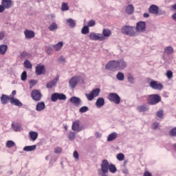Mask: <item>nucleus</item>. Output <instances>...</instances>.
Wrapping results in <instances>:
<instances>
[{
    "label": "nucleus",
    "instance_id": "1",
    "mask_svg": "<svg viewBox=\"0 0 176 176\" xmlns=\"http://www.w3.org/2000/svg\"><path fill=\"white\" fill-rule=\"evenodd\" d=\"M111 172L115 174L117 172V168L116 165L113 164H109L107 160H103L101 163V169H98V173L99 176H107V173Z\"/></svg>",
    "mask_w": 176,
    "mask_h": 176
},
{
    "label": "nucleus",
    "instance_id": "2",
    "mask_svg": "<svg viewBox=\"0 0 176 176\" xmlns=\"http://www.w3.org/2000/svg\"><path fill=\"white\" fill-rule=\"evenodd\" d=\"M142 98H146L147 104L152 106L156 105L162 101V97L157 94L144 96Z\"/></svg>",
    "mask_w": 176,
    "mask_h": 176
},
{
    "label": "nucleus",
    "instance_id": "3",
    "mask_svg": "<svg viewBox=\"0 0 176 176\" xmlns=\"http://www.w3.org/2000/svg\"><path fill=\"white\" fill-rule=\"evenodd\" d=\"M121 31L123 34L131 37L137 36L138 35V31L135 26L124 25L122 27Z\"/></svg>",
    "mask_w": 176,
    "mask_h": 176
},
{
    "label": "nucleus",
    "instance_id": "4",
    "mask_svg": "<svg viewBox=\"0 0 176 176\" xmlns=\"http://www.w3.org/2000/svg\"><path fill=\"white\" fill-rule=\"evenodd\" d=\"M13 6L14 3L12 0H1V4L0 5V13L4 12L6 9H10Z\"/></svg>",
    "mask_w": 176,
    "mask_h": 176
},
{
    "label": "nucleus",
    "instance_id": "5",
    "mask_svg": "<svg viewBox=\"0 0 176 176\" xmlns=\"http://www.w3.org/2000/svg\"><path fill=\"white\" fill-rule=\"evenodd\" d=\"M108 100L116 104H120L121 102V98L117 93H109Z\"/></svg>",
    "mask_w": 176,
    "mask_h": 176
},
{
    "label": "nucleus",
    "instance_id": "6",
    "mask_svg": "<svg viewBox=\"0 0 176 176\" xmlns=\"http://www.w3.org/2000/svg\"><path fill=\"white\" fill-rule=\"evenodd\" d=\"M100 91L101 90L100 88H96L91 90L89 94H86L85 96L88 100L92 101L95 98L98 97L100 95Z\"/></svg>",
    "mask_w": 176,
    "mask_h": 176
},
{
    "label": "nucleus",
    "instance_id": "7",
    "mask_svg": "<svg viewBox=\"0 0 176 176\" xmlns=\"http://www.w3.org/2000/svg\"><path fill=\"white\" fill-rule=\"evenodd\" d=\"M67 100V96L63 93H54L51 96V100L53 102H57L58 100Z\"/></svg>",
    "mask_w": 176,
    "mask_h": 176
},
{
    "label": "nucleus",
    "instance_id": "8",
    "mask_svg": "<svg viewBox=\"0 0 176 176\" xmlns=\"http://www.w3.org/2000/svg\"><path fill=\"white\" fill-rule=\"evenodd\" d=\"M105 69L110 71L118 70V60H111L109 61L105 65Z\"/></svg>",
    "mask_w": 176,
    "mask_h": 176
},
{
    "label": "nucleus",
    "instance_id": "9",
    "mask_svg": "<svg viewBox=\"0 0 176 176\" xmlns=\"http://www.w3.org/2000/svg\"><path fill=\"white\" fill-rule=\"evenodd\" d=\"M31 97L33 100L38 102L41 100L43 96L41 92L38 89H33L31 92Z\"/></svg>",
    "mask_w": 176,
    "mask_h": 176
},
{
    "label": "nucleus",
    "instance_id": "10",
    "mask_svg": "<svg viewBox=\"0 0 176 176\" xmlns=\"http://www.w3.org/2000/svg\"><path fill=\"white\" fill-rule=\"evenodd\" d=\"M137 32H144L146 30V21H138L136 23L135 27Z\"/></svg>",
    "mask_w": 176,
    "mask_h": 176
},
{
    "label": "nucleus",
    "instance_id": "11",
    "mask_svg": "<svg viewBox=\"0 0 176 176\" xmlns=\"http://www.w3.org/2000/svg\"><path fill=\"white\" fill-rule=\"evenodd\" d=\"M72 130L77 133L83 130V127L80 126V121L79 120H75L72 122Z\"/></svg>",
    "mask_w": 176,
    "mask_h": 176
},
{
    "label": "nucleus",
    "instance_id": "12",
    "mask_svg": "<svg viewBox=\"0 0 176 176\" xmlns=\"http://www.w3.org/2000/svg\"><path fill=\"white\" fill-rule=\"evenodd\" d=\"M46 72V69L44 65L39 63L35 67V73L36 76H41L45 74Z\"/></svg>",
    "mask_w": 176,
    "mask_h": 176
},
{
    "label": "nucleus",
    "instance_id": "13",
    "mask_svg": "<svg viewBox=\"0 0 176 176\" xmlns=\"http://www.w3.org/2000/svg\"><path fill=\"white\" fill-rule=\"evenodd\" d=\"M150 82V87L155 90H162L163 89V85L162 83H157V81L153 80V79H149Z\"/></svg>",
    "mask_w": 176,
    "mask_h": 176
},
{
    "label": "nucleus",
    "instance_id": "14",
    "mask_svg": "<svg viewBox=\"0 0 176 176\" xmlns=\"http://www.w3.org/2000/svg\"><path fill=\"white\" fill-rule=\"evenodd\" d=\"M89 39L91 41H103L105 40V37L102 35H97L96 33L91 32L89 34Z\"/></svg>",
    "mask_w": 176,
    "mask_h": 176
},
{
    "label": "nucleus",
    "instance_id": "15",
    "mask_svg": "<svg viewBox=\"0 0 176 176\" xmlns=\"http://www.w3.org/2000/svg\"><path fill=\"white\" fill-rule=\"evenodd\" d=\"M118 70H124L127 67V63L124 59L117 60Z\"/></svg>",
    "mask_w": 176,
    "mask_h": 176
},
{
    "label": "nucleus",
    "instance_id": "16",
    "mask_svg": "<svg viewBox=\"0 0 176 176\" xmlns=\"http://www.w3.org/2000/svg\"><path fill=\"white\" fill-rule=\"evenodd\" d=\"M78 82V76H75L69 80V87L72 89H74L77 86Z\"/></svg>",
    "mask_w": 176,
    "mask_h": 176
},
{
    "label": "nucleus",
    "instance_id": "17",
    "mask_svg": "<svg viewBox=\"0 0 176 176\" xmlns=\"http://www.w3.org/2000/svg\"><path fill=\"white\" fill-rule=\"evenodd\" d=\"M69 100H70V102L74 104L76 107H79L80 105H81L82 100L78 97L73 96L70 98Z\"/></svg>",
    "mask_w": 176,
    "mask_h": 176
},
{
    "label": "nucleus",
    "instance_id": "18",
    "mask_svg": "<svg viewBox=\"0 0 176 176\" xmlns=\"http://www.w3.org/2000/svg\"><path fill=\"white\" fill-rule=\"evenodd\" d=\"M24 35L27 39H32L35 37V32L32 30H25L24 31Z\"/></svg>",
    "mask_w": 176,
    "mask_h": 176
},
{
    "label": "nucleus",
    "instance_id": "19",
    "mask_svg": "<svg viewBox=\"0 0 176 176\" xmlns=\"http://www.w3.org/2000/svg\"><path fill=\"white\" fill-rule=\"evenodd\" d=\"M10 99H11V96H9L8 95H6V94H2L0 98L1 103L2 104H7L10 101Z\"/></svg>",
    "mask_w": 176,
    "mask_h": 176
},
{
    "label": "nucleus",
    "instance_id": "20",
    "mask_svg": "<svg viewBox=\"0 0 176 176\" xmlns=\"http://www.w3.org/2000/svg\"><path fill=\"white\" fill-rule=\"evenodd\" d=\"M10 104L17 107H22L23 103L19 100L15 98L14 96H10Z\"/></svg>",
    "mask_w": 176,
    "mask_h": 176
},
{
    "label": "nucleus",
    "instance_id": "21",
    "mask_svg": "<svg viewBox=\"0 0 176 176\" xmlns=\"http://www.w3.org/2000/svg\"><path fill=\"white\" fill-rule=\"evenodd\" d=\"M151 14L157 15L159 14V7L156 5H151L148 9Z\"/></svg>",
    "mask_w": 176,
    "mask_h": 176
},
{
    "label": "nucleus",
    "instance_id": "22",
    "mask_svg": "<svg viewBox=\"0 0 176 176\" xmlns=\"http://www.w3.org/2000/svg\"><path fill=\"white\" fill-rule=\"evenodd\" d=\"M105 104V100L102 97H100L97 99L96 102V105L98 108L102 107Z\"/></svg>",
    "mask_w": 176,
    "mask_h": 176
},
{
    "label": "nucleus",
    "instance_id": "23",
    "mask_svg": "<svg viewBox=\"0 0 176 176\" xmlns=\"http://www.w3.org/2000/svg\"><path fill=\"white\" fill-rule=\"evenodd\" d=\"M45 109V103L44 102H38L36 105L37 111H42Z\"/></svg>",
    "mask_w": 176,
    "mask_h": 176
},
{
    "label": "nucleus",
    "instance_id": "24",
    "mask_svg": "<svg viewBox=\"0 0 176 176\" xmlns=\"http://www.w3.org/2000/svg\"><path fill=\"white\" fill-rule=\"evenodd\" d=\"M58 80V77L56 78L53 80L50 81L49 82L47 83L46 87L47 89L53 88L57 84Z\"/></svg>",
    "mask_w": 176,
    "mask_h": 176
},
{
    "label": "nucleus",
    "instance_id": "25",
    "mask_svg": "<svg viewBox=\"0 0 176 176\" xmlns=\"http://www.w3.org/2000/svg\"><path fill=\"white\" fill-rule=\"evenodd\" d=\"M118 134L116 132H113L110 133L107 137V142L114 141L118 138Z\"/></svg>",
    "mask_w": 176,
    "mask_h": 176
},
{
    "label": "nucleus",
    "instance_id": "26",
    "mask_svg": "<svg viewBox=\"0 0 176 176\" xmlns=\"http://www.w3.org/2000/svg\"><path fill=\"white\" fill-rule=\"evenodd\" d=\"M29 135L30 137L31 140L34 142L37 140L38 137V133L36 131H32L29 132Z\"/></svg>",
    "mask_w": 176,
    "mask_h": 176
},
{
    "label": "nucleus",
    "instance_id": "27",
    "mask_svg": "<svg viewBox=\"0 0 176 176\" xmlns=\"http://www.w3.org/2000/svg\"><path fill=\"white\" fill-rule=\"evenodd\" d=\"M36 144H34V145H31V146H25V147H23V151H34L36 149Z\"/></svg>",
    "mask_w": 176,
    "mask_h": 176
},
{
    "label": "nucleus",
    "instance_id": "28",
    "mask_svg": "<svg viewBox=\"0 0 176 176\" xmlns=\"http://www.w3.org/2000/svg\"><path fill=\"white\" fill-rule=\"evenodd\" d=\"M112 34V32L111 30H110L109 29H103L102 30V35L104 38H109L111 36Z\"/></svg>",
    "mask_w": 176,
    "mask_h": 176
},
{
    "label": "nucleus",
    "instance_id": "29",
    "mask_svg": "<svg viewBox=\"0 0 176 176\" xmlns=\"http://www.w3.org/2000/svg\"><path fill=\"white\" fill-rule=\"evenodd\" d=\"M67 24L69 25V26L72 28H74L76 26V22L75 20H74L72 18L67 19L66 20Z\"/></svg>",
    "mask_w": 176,
    "mask_h": 176
},
{
    "label": "nucleus",
    "instance_id": "30",
    "mask_svg": "<svg viewBox=\"0 0 176 176\" xmlns=\"http://www.w3.org/2000/svg\"><path fill=\"white\" fill-rule=\"evenodd\" d=\"M63 47V42H62V41H59L58 43L53 45L54 50L56 52L60 51L62 50Z\"/></svg>",
    "mask_w": 176,
    "mask_h": 176
},
{
    "label": "nucleus",
    "instance_id": "31",
    "mask_svg": "<svg viewBox=\"0 0 176 176\" xmlns=\"http://www.w3.org/2000/svg\"><path fill=\"white\" fill-rule=\"evenodd\" d=\"M135 11V8L133 5H128L126 8V12L128 14H132Z\"/></svg>",
    "mask_w": 176,
    "mask_h": 176
},
{
    "label": "nucleus",
    "instance_id": "32",
    "mask_svg": "<svg viewBox=\"0 0 176 176\" xmlns=\"http://www.w3.org/2000/svg\"><path fill=\"white\" fill-rule=\"evenodd\" d=\"M8 49V47L7 45H0V54H1V55L6 54Z\"/></svg>",
    "mask_w": 176,
    "mask_h": 176
},
{
    "label": "nucleus",
    "instance_id": "33",
    "mask_svg": "<svg viewBox=\"0 0 176 176\" xmlns=\"http://www.w3.org/2000/svg\"><path fill=\"white\" fill-rule=\"evenodd\" d=\"M24 67L28 69H32V64L28 59H26L23 63Z\"/></svg>",
    "mask_w": 176,
    "mask_h": 176
},
{
    "label": "nucleus",
    "instance_id": "34",
    "mask_svg": "<svg viewBox=\"0 0 176 176\" xmlns=\"http://www.w3.org/2000/svg\"><path fill=\"white\" fill-rule=\"evenodd\" d=\"M137 110L139 111V112H145L146 111H148L149 109L147 107L146 105H144V104H142V105H140L137 107Z\"/></svg>",
    "mask_w": 176,
    "mask_h": 176
},
{
    "label": "nucleus",
    "instance_id": "35",
    "mask_svg": "<svg viewBox=\"0 0 176 176\" xmlns=\"http://www.w3.org/2000/svg\"><path fill=\"white\" fill-rule=\"evenodd\" d=\"M76 137V133L74 131H69L67 134V138L69 140H74Z\"/></svg>",
    "mask_w": 176,
    "mask_h": 176
},
{
    "label": "nucleus",
    "instance_id": "36",
    "mask_svg": "<svg viewBox=\"0 0 176 176\" xmlns=\"http://www.w3.org/2000/svg\"><path fill=\"white\" fill-rule=\"evenodd\" d=\"M164 52L166 54H172L174 52V48L171 46H168L164 48Z\"/></svg>",
    "mask_w": 176,
    "mask_h": 176
},
{
    "label": "nucleus",
    "instance_id": "37",
    "mask_svg": "<svg viewBox=\"0 0 176 176\" xmlns=\"http://www.w3.org/2000/svg\"><path fill=\"white\" fill-rule=\"evenodd\" d=\"M48 29L50 31L54 32L58 29V25L56 23L54 22L49 26Z\"/></svg>",
    "mask_w": 176,
    "mask_h": 176
},
{
    "label": "nucleus",
    "instance_id": "38",
    "mask_svg": "<svg viewBox=\"0 0 176 176\" xmlns=\"http://www.w3.org/2000/svg\"><path fill=\"white\" fill-rule=\"evenodd\" d=\"M116 78L118 80L123 81L124 80L125 78L124 74L122 72H118L116 75Z\"/></svg>",
    "mask_w": 176,
    "mask_h": 176
},
{
    "label": "nucleus",
    "instance_id": "39",
    "mask_svg": "<svg viewBox=\"0 0 176 176\" xmlns=\"http://www.w3.org/2000/svg\"><path fill=\"white\" fill-rule=\"evenodd\" d=\"M15 146H16V143L12 140H8L6 142V147L7 148H11Z\"/></svg>",
    "mask_w": 176,
    "mask_h": 176
},
{
    "label": "nucleus",
    "instance_id": "40",
    "mask_svg": "<svg viewBox=\"0 0 176 176\" xmlns=\"http://www.w3.org/2000/svg\"><path fill=\"white\" fill-rule=\"evenodd\" d=\"M81 33L82 34H87L89 33V28L87 25L84 26L81 30Z\"/></svg>",
    "mask_w": 176,
    "mask_h": 176
},
{
    "label": "nucleus",
    "instance_id": "41",
    "mask_svg": "<svg viewBox=\"0 0 176 176\" xmlns=\"http://www.w3.org/2000/svg\"><path fill=\"white\" fill-rule=\"evenodd\" d=\"M62 11H68L69 10V7L68 6V3L63 2L61 5Z\"/></svg>",
    "mask_w": 176,
    "mask_h": 176
},
{
    "label": "nucleus",
    "instance_id": "42",
    "mask_svg": "<svg viewBox=\"0 0 176 176\" xmlns=\"http://www.w3.org/2000/svg\"><path fill=\"white\" fill-rule=\"evenodd\" d=\"M88 111H89V107L87 106H82L79 109V112L81 113H86Z\"/></svg>",
    "mask_w": 176,
    "mask_h": 176
},
{
    "label": "nucleus",
    "instance_id": "43",
    "mask_svg": "<svg viewBox=\"0 0 176 176\" xmlns=\"http://www.w3.org/2000/svg\"><path fill=\"white\" fill-rule=\"evenodd\" d=\"M28 78V74L26 71H23L21 76V79L22 81H25Z\"/></svg>",
    "mask_w": 176,
    "mask_h": 176
},
{
    "label": "nucleus",
    "instance_id": "44",
    "mask_svg": "<svg viewBox=\"0 0 176 176\" xmlns=\"http://www.w3.org/2000/svg\"><path fill=\"white\" fill-rule=\"evenodd\" d=\"M116 157L119 161H123L125 159V155L124 153H120L117 154Z\"/></svg>",
    "mask_w": 176,
    "mask_h": 176
},
{
    "label": "nucleus",
    "instance_id": "45",
    "mask_svg": "<svg viewBox=\"0 0 176 176\" xmlns=\"http://www.w3.org/2000/svg\"><path fill=\"white\" fill-rule=\"evenodd\" d=\"M169 135L171 137H176V126L172 128L170 131H169Z\"/></svg>",
    "mask_w": 176,
    "mask_h": 176
},
{
    "label": "nucleus",
    "instance_id": "46",
    "mask_svg": "<svg viewBox=\"0 0 176 176\" xmlns=\"http://www.w3.org/2000/svg\"><path fill=\"white\" fill-rule=\"evenodd\" d=\"M21 56L23 57V58H29L31 57V54H29V53L27 52H22L21 54Z\"/></svg>",
    "mask_w": 176,
    "mask_h": 176
},
{
    "label": "nucleus",
    "instance_id": "47",
    "mask_svg": "<svg viewBox=\"0 0 176 176\" xmlns=\"http://www.w3.org/2000/svg\"><path fill=\"white\" fill-rule=\"evenodd\" d=\"M63 151L62 147L57 146L54 148V153L59 154L61 153Z\"/></svg>",
    "mask_w": 176,
    "mask_h": 176
},
{
    "label": "nucleus",
    "instance_id": "48",
    "mask_svg": "<svg viewBox=\"0 0 176 176\" xmlns=\"http://www.w3.org/2000/svg\"><path fill=\"white\" fill-rule=\"evenodd\" d=\"M96 22L95 20H90L88 22V27H89V28L94 27L96 25Z\"/></svg>",
    "mask_w": 176,
    "mask_h": 176
},
{
    "label": "nucleus",
    "instance_id": "49",
    "mask_svg": "<svg viewBox=\"0 0 176 176\" xmlns=\"http://www.w3.org/2000/svg\"><path fill=\"white\" fill-rule=\"evenodd\" d=\"M134 77L131 75V74H129L128 76V81L130 82V83H132L133 84L134 83Z\"/></svg>",
    "mask_w": 176,
    "mask_h": 176
},
{
    "label": "nucleus",
    "instance_id": "50",
    "mask_svg": "<svg viewBox=\"0 0 176 176\" xmlns=\"http://www.w3.org/2000/svg\"><path fill=\"white\" fill-rule=\"evenodd\" d=\"M166 77L168 79H171L173 78V72L171 70H168L166 72Z\"/></svg>",
    "mask_w": 176,
    "mask_h": 176
},
{
    "label": "nucleus",
    "instance_id": "51",
    "mask_svg": "<svg viewBox=\"0 0 176 176\" xmlns=\"http://www.w3.org/2000/svg\"><path fill=\"white\" fill-rule=\"evenodd\" d=\"M163 113H164L163 110L158 111L157 112V117H158L159 118L163 119Z\"/></svg>",
    "mask_w": 176,
    "mask_h": 176
},
{
    "label": "nucleus",
    "instance_id": "52",
    "mask_svg": "<svg viewBox=\"0 0 176 176\" xmlns=\"http://www.w3.org/2000/svg\"><path fill=\"white\" fill-rule=\"evenodd\" d=\"M158 127H159V122H153L151 126L152 129L153 130L157 129Z\"/></svg>",
    "mask_w": 176,
    "mask_h": 176
},
{
    "label": "nucleus",
    "instance_id": "53",
    "mask_svg": "<svg viewBox=\"0 0 176 176\" xmlns=\"http://www.w3.org/2000/svg\"><path fill=\"white\" fill-rule=\"evenodd\" d=\"M74 157L76 160H79V153L78 152V151H74V153H73Z\"/></svg>",
    "mask_w": 176,
    "mask_h": 176
},
{
    "label": "nucleus",
    "instance_id": "54",
    "mask_svg": "<svg viewBox=\"0 0 176 176\" xmlns=\"http://www.w3.org/2000/svg\"><path fill=\"white\" fill-rule=\"evenodd\" d=\"M29 83L32 85V86H35L38 84V80H30L29 81Z\"/></svg>",
    "mask_w": 176,
    "mask_h": 176
},
{
    "label": "nucleus",
    "instance_id": "55",
    "mask_svg": "<svg viewBox=\"0 0 176 176\" xmlns=\"http://www.w3.org/2000/svg\"><path fill=\"white\" fill-rule=\"evenodd\" d=\"M14 131H21V126L19 125H14L13 126Z\"/></svg>",
    "mask_w": 176,
    "mask_h": 176
},
{
    "label": "nucleus",
    "instance_id": "56",
    "mask_svg": "<svg viewBox=\"0 0 176 176\" xmlns=\"http://www.w3.org/2000/svg\"><path fill=\"white\" fill-rule=\"evenodd\" d=\"M5 37V33L3 32H0V40H3Z\"/></svg>",
    "mask_w": 176,
    "mask_h": 176
},
{
    "label": "nucleus",
    "instance_id": "57",
    "mask_svg": "<svg viewBox=\"0 0 176 176\" xmlns=\"http://www.w3.org/2000/svg\"><path fill=\"white\" fill-rule=\"evenodd\" d=\"M143 176H152V173H151V172H148V170H146V172H144Z\"/></svg>",
    "mask_w": 176,
    "mask_h": 176
},
{
    "label": "nucleus",
    "instance_id": "58",
    "mask_svg": "<svg viewBox=\"0 0 176 176\" xmlns=\"http://www.w3.org/2000/svg\"><path fill=\"white\" fill-rule=\"evenodd\" d=\"M58 61L60 62V63H64V62H65V57H63V56H61V57H60L59 58V59H58Z\"/></svg>",
    "mask_w": 176,
    "mask_h": 176
},
{
    "label": "nucleus",
    "instance_id": "59",
    "mask_svg": "<svg viewBox=\"0 0 176 176\" xmlns=\"http://www.w3.org/2000/svg\"><path fill=\"white\" fill-rule=\"evenodd\" d=\"M16 95V90H13L12 91V95H10V96L14 97Z\"/></svg>",
    "mask_w": 176,
    "mask_h": 176
},
{
    "label": "nucleus",
    "instance_id": "60",
    "mask_svg": "<svg viewBox=\"0 0 176 176\" xmlns=\"http://www.w3.org/2000/svg\"><path fill=\"white\" fill-rule=\"evenodd\" d=\"M143 16H144V18H148V17L150 16V14H149L148 13H144V15H143Z\"/></svg>",
    "mask_w": 176,
    "mask_h": 176
},
{
    "label": "nucleus",
    "instance_id": "61",
    "mask_svg": "<svg viewBox=\"0 0 176 176\" xmlns=\"http://www.w3.org/2000/svg\"><path fill=\"white\" fill-rule=\"evenodd\" d=\"M64 129H65V131H67V130H68V126H67V125L64 126Z\"/></svg>",
    "mask_w": 176,
    "mask_h": 176
},
{
    "label": "nucleus",
    "instance_id": "62",
    "mask_svg": "<svg viewBox=\"0 0 176 176\" xmlns=\"http://www.w3.org/2000/svg\"><path fill=\"white\" fill-rule=\"evenodd\" d=\"M173 147H174L175 150L176 151V143L173 144Z\"/></svg>",
    "mask_w": 176,
    "mask_h": 176
}]
</instances>
